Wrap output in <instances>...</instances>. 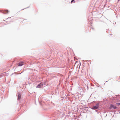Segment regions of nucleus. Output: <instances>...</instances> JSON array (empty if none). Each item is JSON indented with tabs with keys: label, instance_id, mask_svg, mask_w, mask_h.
Masks as SVG:
<instances>
[{
	"label": "nucleus",
	"instance_id": "1",
	"mask_svg": "<svg viewBox=\"0 0 120 120\" xmlns=\"http://www.w3.org/2000/svg\"><path fill=\"white\" fill-rule=\"evenodd\" d=\"M109 108L111 109H115L116 108V107L112 104H111L109 106Z\"/></svg>",
	"mask_w": 120,
	"mask_h": 120
},
{
	"label": "nucleus",
	"instance_id": "2",
	"mask_svg": "<svg viewBox=\"0 0 120 120\" xmlns=\"http://www.w3.org/2000/svg\"><path fill=\"white\" fill-rule=\"evenodd\" d=\"M17 65L18 66H21L23 64V62H20L19 63H17Z\"/></svg>",
	"mask_w": 120,
	"mask_h": 120
},
{
	"label": "nucleus",
	"instance_id": "3",
	"mask_svg": "<svg viewBox=\"0 0 120 120\" xmlns=\"http://www.w3.org/2000/svg\"><path fill=\"white\" fill-rule=\"evenodd\" d=\"M21 94L19 93H18V99H20L21 98Z\"/></svg>",
	"mask_w": 120,
	"mask_h": 120
},
{
	"label": "nucleus",
	"instance_id": "4",
	"mask_svg": "<svg viewBox=\"0 0 120 120\" xmlns=\"http://www.w3.org/2000/svg\"><path fill=\"white\" fill-rule=\"evenodd\" d=\"M42 85L41 83H40L38 86L36 87L37 88H40L41 87V86Z\"/></svg>",
	"mask_w": 120,
	"mask_h": 120
},
{
	"label": "nucleus",
	"instance_id": "5",
	"mask_svg": "<svg viewBox=\"0 0 120 120\" xmlns=\"http://www.w3.org/2000/svg\"><path fill=\"white\" fill-rule=\"evenodd\" d=\"M98 108V107H97L96 106H93V108H92V109H96Z\"/></svg>",
	"mask_w": 120,
	"mask_h": 120
},
{
	"label": "nucleus",
	"instance_id": "6",
	"mask_svg": "<svg viewBox=\"0 0 120 120\" xmlns=\"http://www.w3.org/2000/svg\"><path fill=\"white\" fill-rule=\"evenodd\" d=\"M96 106L98 107V108L99 105V103H97L96 105Z\"/></svg>",
	"mask_w": 120,
	"mask_h": 120
},
{
	"label": "nucleus",
	"instance_id": "7",
	"mask_svg": "<svg viewBox=\"0 0 120 120\" xmlns=\"http://www.w3.org/2000/svg\"><path fill=\"white\" fill-rule=\"evenodd\" d=\"M116 104L117 105H120V103H117Z\"/></svg>",
	"mask_w": 120,
	"mask_h": 120
},
{
	"label": "nucleus",
	"instance_id": "8",
	"mask_svg": "<svg viewBox=\"0 0 120 120\" xmlns=\"http://www.w3.org/2000/svg\"><path fill=\"white\" fill-rule=\"evenodd\" d=\"M74 0H72V1H71V2H73Z\"/></svg>",
	"mask_w": 120,
	"mask_h": 120
},
{
	"label": "nucleus",
	"instance_id": "9",
	"mask_svg": "<svg viewBox=\"0 0 120 120\" xmlns=\"http://www.w3.org/2000/svg\"><path fill=\"white\" fill-rule=\"evenodd\" d=\"M6 11H7V13H8V10Z\"/></svg>",
	"mask_w": 120,
	"mask_h": 120
}]
</instances>
